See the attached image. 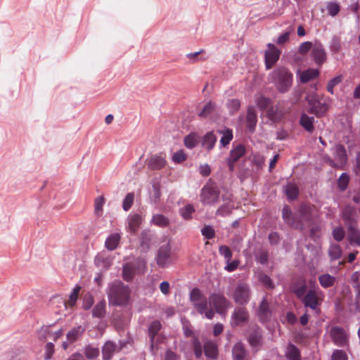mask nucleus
<instances>
[{
    "label": "nucleus",
    "mask_w": 360,
    "mask_h": 360,
    "mask_svg": "<svg viewBox=\"0 0 360 360\" xmlns=\"http://www.w3.org/2000/svg\"><path fill=\"white\" fill-rule=\"evenodd\" d=\"M131 290L120 281H115L109 285L108 297L109 304L115 306H125L130 299Z\"/></svg>",
    "instance_id": "f257e3e1"
},
{
    "label": "nucleus",
    "mask_w": 360,
    "mask_h": 360,
    "mask_svg": "<svg viewBox=\"0 0 360 360\" xmlns=\"http://www.w3.org/2000/svg\"><path fill=\"white\" fill-rule=\"evenodd\" d=\"M272 82L280 93L288 91L292 84V74L285 68L280 67L271 73Z\"/></svg>",
    "instance_id": "f03ea898"
},
{
    "label": "nucleus",
    "mask_w": 360,
    "mask_h": 360,
    "mask_svg": "<svg viewBox=\"0 0 360 360\" xmlns=\"http://www.w3.org/2000/svg\"><path fill=\"white\" fill-rule=\"evenodd\" d=\"M322 292L317 289L309 290L301 300L305 307H309L314 310L316 314L320 312L319 307L321 304L322 299L321 295Z\"/></svg>",
    "instance_id": "7ed1b4c3"
},
{
    "label": "nucleus",
    "mask_w": 360,
    "mask_h": 360,
    "mask_svg": "<svg viewBox=\"0 0 360 360\" xmlns=\"http://www.w3.org/2000/svg\"><path fill=\"white\" fill-rule=\"evenodd\" d=\"M219 191L213 184H207L201 189L200 202L204 205H213L219 201Z\"/></svg>",
    "instance_id": "20e7f679"
},
{
    "label": "nucleus",
    "mask_w": 360,
    "mask_h": 360,
    "mask_svg": "<svg viewBox=\"0 0 360 360\" xmlns=\"http://www.w3.org/2000/svg\"><path fill=\"white\" fill-rule=\"evenodd\" d=\"M306 99L309 107L308 110L309 112L314 114L317 117H320L323 116L328 111V105L326 103H321L316 94L307 96Z\"/></svg>",
    "instance_id": "39448f33"
},
{
    "label": "nucleus",
    "mask_w": 360,
    "mask_h": 360,
    "mask_svg": "<svg viewBox=\"0 0 360 360\" xmlns=\"http://www.w3.org/2000/svg\"><path fill=\"white\" fill-rule=\"evenodd\" d=\"M190 301L198 313L203 314L207 309V299L205 295L197 288L190 292Z\"/></svg>",
    "instance_id": "423d86ee"
},
{
    "label": "nucleus",
    "mask_w": 360,
    "mask_h": 360,
    "mask_svg": "<svg viewBox=\"0 0 360 360\" xmlns=\"http://www.w3.org/2000/svg\"><path fill=\"white\" fill-rule=\"evenodd\" d=\"M233 298L237 304H246L250 298V290L248 285L244 283H238L233 292Z\"/></svg>",
    "instance_id": "0eeeda50"
},
{
    "label": "nucleus",
    "mask_w": 360,
    "mask_h": 360,
    "mask_svg": "<svg viewBox=\"0 0 360 360\" xmlns=\"http://www.w3.org/2000/svg\"><path fill=\"white\" fill-rule=\"evenodd\" d=\"M209 299L217 313L226 315L229 302L222 294L212 293Z\"/></svg>",
    "instance_id": "6e6552de"
},
{
    "label": "nucleus",
    "mask_w": 360,
    "mask_h": 360,
    "mask_svg": "<svg viewBox=\"0 0 360 360\" xmlns=\"http://www.w3.org/2000/svg\"><path fill=\"white\" fill-rule=\"evenodd\" d=\"M295 37V27L293 25H290L278 33V36L274 38L273 42H268L265 45H275L274 43L276 45H280L288 42Z\"/></svg>",
    "instance_id": "1a4fd4ad"
},
{
    "label": "nucleus",
    "mask_w": 360,
    "mask_h": 360,
    "mask_svg": "<svg viewBox=\"0 0 360 360\" xmlns=\"http://www.w3.org/2000/svg\"><path fill=\"white\" fill-rule=\"evenodd\" d=\"M249 313L244 307H236L231 315V324L236 326L248 321Z\"/></svg>",
    "instance_id": "9d476101"
},
{
    "label": "nucleus",
    "mask_w": 360,
    "mask_h": 360,
    "mask_svg": "<svg viewBox=\"0 0 360 360\" xmlns=\"http://www.w3.org/2000/svg\"><path fill=\"white\" fill-rule=\"evenodd\" d=\"M245 153V148L242 144L235 146L230 152V155L227 159V165L229 170L233 172L235 168V163Z\"/></svg>",
    "instance_id": "9b49d317"
},
{
    "label": "nucleus",
    "mask_w": 360,
    "mask_h": 360,
    "mask_svg": "<svg viewBox=\"0 0 360 360\" xmlns=\"http://www.w3.org/2000/svg\"><path fill=\"white\" fill-rule=\"evenodd\" d=\"M281 51L276 46H268L264 53L265 65L267 70L271 69L279 59Z\"/></svg>",
    "instance_id": "f8f14e48"
},
{
    "label": "nucleus",
    "mask_w": 360,
    "mask_h": 360,
    "mask_svg": "<svg viewBox=\"0 0 360 360\" xmlns=\"http://www.w3.org/2000/svg\"><path fill=\"white\" fill-rule=\"evenodd\" d=\"M316 207L314 205H302L300 206L299 209L298 216L300 219L298 221L300 222V228H302V223L304 222H309L312 220L314 217V211Z\"/></svg>",
    "instance_id": "ddd939ff"
},
{
    "label": "nucleus",
    "mask_w": 360,
    "mask_h": 360,
    "mask_svg": "<svg viewBox=\"0 0 360 360\" xmlns=\"http://www.w3.org/2000/svg\"><path fill=\"white\" fill-rule=\"evenodd\" d=\"M330 334L336 345L343 347L347 344V335L343 328L336 326L333 327Z\"/></svg>",
    "instance_id": "4468645a"
},
{
    "label": "nucleus",
    "mask_w": 360,
    "mask_h": 360,
    "mask_svg": "<svg viewBox=\"0 0 360 360\" xmlns=\"http://www.w3.org/2000/svg\"><path fill=\"white\" fill-rule=\"evenodd\" d=\"M335 158L338 163H335L333 160L329 161L330 165L333 167H342L346 162L347 156L345 147L342 145H337L335 146Z\"/></svg>",
    "instance_id": "2eb2a0df"
},
{
    "label": "nucleus",
    "mask_w": 360,
    "mask_h": 360,
    "mask_svg": "<svg viewBox=\"0 0 360 360\" xmlns=\"http://www.w3.org/2000/svg\"><path fill=\"white\" fill-rule=\"evenodd\" d=\"M282 216L283 220L291 227L300 229V222L298 221L297 217L292 214L290 208L285 205L282 210Z\"/></svg>",
    "instance_id": "dca6fc26"
},
{
    "label": "nucleus",
    "mask_w": 360,
    "mask_h": 360,
    "mask_svg": "<svg viewBox=\"0 0 360 360\" xmlns=\"http://www.w3.org/2000/svg\"><path fill=\"white\" fill-rule=\"evenodd\" d=\"M167 164L165 156L160 155H154L150 158L148 162V167L153 170H158L165 167Z\"/></svg>",
    "instance_id": "f3484780"
},
{
    "label": "nucleus",
    "mask_w": 360,
    "mask_h": 360,
    "mask_svg": "<svg viewBox=\"0 0 360 360\" xmlns=\"http://www.w3.org/2000/svg\"><path fill=\"white\" fill-rule=\"evenodd\" d=\"M170 257V248L168 245L160 247L157 255V263L160 266L165 267L168 264Z\"/></svg>",
    "instance_id": "a211bd4d"
},
{
    "label": "nucleus",
    "mask_w": 360,
    "mask_h": 360,
    "mask_svg": "<svg viewBox=\"0 0 360 360\" xmlns=\"http://www.w3.org/2000/svg\"><path fill=\"white\" fill-rule=\"evenodd\" d=\"M356 209L354 207L347 205L342 210V217L346 225L353 224L356 223L354 215Z\"/></svg>",
    "instance_id": "6ab92c4d"
},
{
    "label": "nucleus",
    "mask_w": 360,
    "mask_h": 360,
    "mask_svg": "<svg viewBox=\"0 0 360 360\" xmlns=\"http://www.w3.org/2000/svg\"><path fill=\"white\" fill-rule=\"evenodd\" d=\"M257 315L261 321L265 322L269 320L271 316V311L269 309V304L266 298H264L260 303Z\"/></svg>",
    "instance_id": "aec40b11"
},
{
    "label": "nucleus",
    "mask_w": 360,
    "mask_h": 360,
    "mask_svg": "<svg viewBox=\"0 0 360 360\" xmlns=\"http://www.w3.org/2000/svg\"><path fill=\"white\" fill-rule=\"evenodd\" d=\"M297 75L300 77V80L302 83H307L319 75V70L318 69H307L303 71H298Z\"/></svg>",
    "instance_id": "412c9836"
},
{
    "label": "nucleus",
    "mask_w": 360,
    "mask_h": 360,
    "mask_svg": "<svg viewBox=\"0 0 360 360\" xmlns=\"http://www.w3.org/2000/svg\"><path fill=\"white\" fill-rule=\"evenodd\" d=\"M311 56L314 62L321 65L326 59V53L322 46H312Z\"/></svg>",
    "instance_id": "4be33fe9"
},
{
    "label": "nucleus",
    "mask_w": 360,
    "mask_h": 360,
    "mask_svg": "<svg viewBox=\"0 0 360 360\" xmlns=\"http://www.w3.org/2000/svg\"><path fill=\"white\" fill-rule=\"evenodd\" d=\"M246 122L248 129L254 131L257 122V115L254 106L248 107Z\"/></svg>",
    "instance_id": "5701e85b"
},
{
    "label": "nucleus",
    "mask_w": 360,
    "mask_h": 360,
    "mask_svg": "<svg viewBox=\"0 0 360 360\" xmlns=\"http://www.w3.org/2000/svg\"><path fill=\"white\" fill-rule=\"evenodd\" d=\"M128 228L131 233H135L139 229L141 222L142 217L139 214H130L128 217Z\"/></svg>",
    "instance_id": "b1692460"
},
{
    "label": "nucleus",
    "mask_w": 360,
    "mask_h": 360,
    "mask_svg": "<svg viewBox=\"0 0 360 360\" xmlns=\"http://www.w3.org/2000/svg\"><path fill=\"white\" fill-rule=\"evenodd\" d=\"M348 226V240L351 244L360 245V231L356 228L355 224Z\"/></svg>",
    "instance_id": "393cba45"
},
{
    "label": "nucleus",
    "mask_w": 360,
    "mask_h": 360,
    "mask_svg": "<svg viewBox=\"0 0 360 360\" xmlns=\"http://www.w3.org/2000/svg\"><path fill=\"white\" fill-rule=\"evenodd\" d=\"M314 118L309 117L306 113H302L300 120V124L309 133H312L314 131Z\"/></svg>",
    "instance_id": "a878e982"
},
{
    "label": "nucleus",
    "mask_w": 360,
    "mask_h": 360,
    "mask_svg": "<svg viewBox=\"0 0 360 360\" xmlns=\"http://www.w3.org/2000/svg\"><path fill=\"white\" fill-rule=\"evenodd\" d=\"M217 112V108L214 103L210 101L205 104L202 110L198 113L200 118H212Z\"/></svg>",
    "instance_id": "bb28decb"
},
{
    "label": "nucleus",
    "mask_w": 360,
    "mask_h": 360,
    "mask_svg": "<svg viewBox=\"0 0 360 360\" xmlns=\"http://www.w3.org/2000/svg\"><path fill=\"white\" fill-rule=\"evenodd\" d=\"M204 352L207 357L215 359L218 356V349L216 344L212 341H207L204 345Z\"/></svg>",
    "instance_id": "cd10ccee"
},
{
    "label": "nucleus",
    "mask_w": 360,
    "mask_h": 360,
    "mask_svg": "<svg viewBox=\"0 0 360 360\" xmlns=\"http://www.w3.org/2000/svg\"><path fill=\"white\" fill-rule=\"evenodd\" d=\"M326 8L328 15L332 18L336 17L341 8V4L338 1H330L326 2Z\"/></svg>",
    "instance_id": "c85d7f7f"
},
{
    "label": "nucleus",
    "mask_w": 360,
    "mask_h": 360,
    "mask_svg": "<svg viewBox=\"0 0 360 360\" xmlns=\"http://www.w3.org/2000/svg\"><path fill=\"white\" fill-rule=\"evenodd\" d=\"M120 240V235L118 233H115L110 235L105 242V246L108 250H114L117 248Z\"/></svg>",
    "instance_id": "c756f323"
},
{
    "label": "nucleus",
    "mask_w": 360,
    "mask_h": 360,
    "mask_svg": "<svg viewBox=\"0 0 360 360\" xmlns=\"http://www.w3.org/2000/svg\"><path fill=\"white\" fill-rule=\"evenodd\" d=\"M161 328H162V324H161L160 321H154L149 326L148 335H149L150 339L152 349H153V347H154V340H155V335L160 330Z\"/></svg>",
    "instance_id": "7c9ffc66"
},
{
    "label": "nucleus",
    "mask_w": 360,
    "mask_h": 360,
    "mask_svg": "<svg viewBox=\"0 0 360 360\" xmlns=\"http://www.w3.org/2000/svg\"><path fill=\"white\" fill-rule=\"evenodd\" d=\"M117 348L116 345L111 341L105 343L102 349L103 358L104 360H110Z\"/></svg>",
    "instance_id": "2f4dec72"
},
{
    "label": "nucleus",
    "mask_w": 360,
    "mask_h": 360,
    "mask_svg": "<svg viewBox=\"0 0 360 360\" xmlns=\"http://www.w3.org/2000/svg\"><path fill=\"white\" fill-rule=\"evenodd\" d=\"M285 356L288 360H301V354L299 349L292 344L288 345Z\"/></svg>",
    "instance_id": "473e14b6"
},
{
    "label": "nucleus",
    "mask_w": 360,
    "mask_h": 360,
    "mask_svg": "<svg viewBox=\"0 0 360 360\" xmlns=\"http://www.w3.org/2000/svg\"><path fill=\"white\" fill-rule=\"evenodd\" d=\"M233 360H244L246 356V351L241 342H237L232 350Z\"/></svg>",
    "instance_id": "72a5a7b5"
},
{
    "label": "nucleus",
    "mask_w": 360,
    "mask_h": 360,
    "mask_svg": "<svg viewBox=\"0 0 360 360\" xmlns=\"http://www.w3.org/2000/svg\"><path fill=\"white\" fill-rule=\"evenodd\" d=\"M84 332V328L81 326L72 328L67 333V339L70 343L75 342Z\"/></svg>",
    "instance_id": "f704fd0d"
},
{
    "label": "nucleus",
    "mask_w": 360,
    "mask_h": 360,
    "mask_svg": "<svg viewBox=\"0 0 360 360\" xmlns=\"http://www.w3.org/2000/svg\"><path fill=\"white\" fill-rule=\"evenodd\" d=\"M319 281L323 288H328L335 284V278L328 274H324L319 276Z\"/></svg>",
    "instance_id": "c9c22d12"
},
{
    "label": "nucleus",
    "mask_w": 360,
    "mask_h": 360,
    "mask_svg": "<svg viewBox=\"0 0 360 360\" xmlns=\"http://www.w3.org/2000/svg\"><path fill=\"white\" fill-rule=\"evenodd\" d=\"M216 141V136L212 132H208L203 137L202 146L207 150H210L214 148Z\"/></svg>",
    "instance_id": "e433bc0d"
},
{
    "label": "nucleus",
    "mask_w": 360,
    "mask_h": 360,
    "mask_svg": "<svg viewBox=\"0 0 360 360\" xmlns=\"http://www.w3.org/2000/svg\"><path fill=\"white\" fill-rule=\"evenodd\" d=\"M285 193L290 200H295L299 195V188L295 184L288 183L285 187Z\"/></svg>",
    "instance_id": "4c0bfd02"
},
{
    "label": "nucleus",
    "mask_w": 360,
    "mask_h": 360,
    "mask_svg": "<svg viewBox=\"0 0 360 360\" xmlns=\"http://www.w3.org/2000/svg\"><path fill=\"white\" fill-rule=\"evenodd\" d=\"M257 107L262 111H265L272 106V101L269 98L259 96L256 98Z\"/></svg>",
    "instance_id": "58836bf2"
},
{
    "label": "nucleus",
    "mask_w": 360,
    "mask_h": 360,
    "mask_svg": "<svg viewBox=\"0 0 360 360\" xmlns=\"http://www.w3.org/2000/svg\"><path fill=\"white\" fill-rule=\"evenodd\" d=\"M135 273V266L132 263H127L123 266L122 276L126 281L132 280Z\"/></svg>",
    "instance_id": "ea45409f"
},
{
    "label": "nucleus",
    "mask_w": 360,
    "mask_h": 360,
    "mask_svg": "<svg viewBox=\"0 0 360 360\" xmlns=\"http://www.w3.org/2000/svg\"><path fill=\"white\" fill-rule=\"evenodd\" d=\"M105 312V302L101 300L98 302L92 310V314L94 317L103 318Z\"/></svg>",
    "instance_id": "a19ab883"
},
{
    "label": "nucleus",
    "mask_w": 360,
    "mask_h": 360,
    "mask_svg": "<svg viewBox=\"0 0 360 360\" xmlns=\"http://www.w3.org/2000/svg\"><path fill=\"white\" fill-rule=\"evenodd\" d=\"M328 255L331 260H336L342 256V249L338 244H333L328 250Z\"/></svg>",
    "instance_id": "79ce46f5"
},
{
    "label": "nucleus",
    "mask_w": 360,
    "mask_h": 360,
    "mask_svg": "<svg viewBox=\"0 0 360 360\" xmlns=\"http://www.w3.org/2000/svg\"><path fill=\"white\" fill-rule=\"evenodd\" d=\"M186 57L191 62H196L200 60H205L207 58V56L204 50L200 49L193 53L186 54Z\"/></svg>",
    "instance_id": "37998d69"
},
{
    "label": "nucleus",
    "mask_w": 360,
    "mask_h": 360,
    "mask_svg": "<svg viewBox=\"0 0 360 360\" xmlns=\"http://www.w3.org/2000/svg\"><path fill=\"white\" fill-rule=\"evenodd\" d=\"M81 290V287L79 285H76L73 290L72 291L69 300L65 302V306H69L72 307L75 305L77 300L78 299L79 293Z\"/></svg>",
    "instance_id": "c03bdc74"
},
{
    "label": "nucleus",
    "mask_w": 360,
    "mask_h": 360,
    "mask_svg": "<svg viewBox=\"0 0 360 360\" xmlns=\"http://www.w3.org/2000/svg\"><path fill=\"white\" fill-rule=\"evenodd\" d=\"M262 333L259 328L250 335L249 343L252 347H257L260 344Z\"/></svg>",
    "instance_id": "a18cd8bd"
},
{
    "label": "nucleus",
    "mask_w": 360,
    "mask_h": 360,
    "mask_svg": "<svg viewBox=\"0 0 360 360\" xmlns=\"http://www.w3.org/2000/svg\"><path fill=\"white\" fill-rule=\"evenodd\" d=\"M194 212V207L191 204H188L180 210V214L184 219L188 220L191 219Z\"/></svg>",
    "instance_id": "49530a36"
},
{
    "label": "nucleus",
    "mask_w": 360,
    "mask_h": 360,
    "mask_svg": "<svg viewBox=\"0 0 360 360\" xmlns=\"http://www.w3.org/2000/svg\"><path fill=\"white\" fill-rule=\"evenodd\" d=\"M152 221L160 227H166L169 224V219L162 214L154 215Z\"/></svg>",
    "instance_id": "de8ad7c7"
},
{
    "label": "nucleus",
    "mask_w": 360,
    "mask_h": 360,
    "mask_svg": "<svg viewBox=\"0 0 360 360\" xmlns=\"http://www.w3.org/2000/svg\"><path fill=\"white\" fill-rule=\"evenodd\" d=\"M359 0H357L356 1H354V2H352L347 7V10H349L354 14V16L356 18V22L357 23H359L360 21V13L359 12Z\"/></svg>",
    "instance_id": "09e8293b"
},
{
    "label": "nucleus",
    "mask_w": 360,
    "mask_h": 360,
    "mask_svg": "<svg viewBox=\"0 0 360 360\" xmlns=\"http://www.w3.org/2000/svg\"><path fill=\"white\" fill-rule=\"evenodd\" d=\"M105 203L103 196H98L94 200L95 213L98 216H101L103 212V206Z\"/></svg>",
    "instance_id": "8fccbe9b"
},
{
    "label": "nucleus",
    "mask_w": 360,
    "mask_h": 360,
    "mask_svg": "<svg viewBox=\"0 0 360 360\" xmlns=\"http://www.w3.org/2000/svg\"><path fill=\"white\" fill-rule=\"evenodd\" d=\"M349 177L346 173H342L338 180V185L341 191H345L349 184Z\"/></svg>",
    "instance_id": "3c124183"
},
{
    "label": "nucleus",
    "mask_w": 360,
    "mask_h": 360,
    "mask_svg": "<svg viewBox=\"0 0 360 360\" xmlns=\"http://www.w3.org/2000/svg\"><path fill=\"white\" fill-rule=\"evenodd\" d=\"M134 200V193H127L123 200V203H122L123 210L125 211H128L132 206Z\"/></svg>",
    "instance_id": "603ef678"
},
{
    "label": "nucleus",
    "mask_w": 360,
    "mask_h": 360,
    "mask_svg": "<svg viewBox=\"0 0 360 360\" xmlns=\"http://www.w3.org/2000/svg\"><path fill=\"white\" fill-rule=\"evenodd\" d=\"M233 139V134L232 131L230 129H226L224 133L223 136H221L220 139V144L222 146H226L228 144H229L230 141Z\"/></svg>",
    "instance_id": "864d4df0"
},
{
    "label": "nucleus",
    "mask_w": 360,
    "mask_h": 360,
    "mask_svg": "<svg viewBox=\"0 0 360 360\" xmlns=\"http://www.w3.org/2000/svg\"><path fill=\"white\" fill-rule=\"evenodd\" d=\"M85 355L88 359H95L99 355V349L96 347L88 346L85 348Z\"/></svg>",
    "instance_id": "5fc2aeb1"
},
{
    "label": "nucleus",
    "mask_w": 360,
    "mask_h": 360,
    "mask_svg": "<svg viewBox=\"0 0 360 360\" xmlns=\"http://www.w3.org/2000/svg\"><path fill=\"white\" fill-rule=\"evenodd\" d=\"M197 143L196 136L194 134H191L186 136L184 139V145L188 148H193Z\"/></svg>",
    "instance_id": "6e6d98bb"
},
{
    "label": "nucleus",
    "mask_w": 360,
    "mask_h": 360,
    "mask_svg": "<svg viewBox=\"0 0 360 360\" xmlns=\"http://www.w3.org/2000/svg\"><path fill=\"white\" fill-rule=\"evenodd\" d=\"M193 351L196 358L199 359L202 355V345L200 340L195 338L193 341Z\"/></svg>",
    "instance_id": "4d7b16f0"
},
{
    "label": "nucleus",
    "mask_w": 360,
    "mask_h": 360,
    "mask_svg": "<svg viewBox=\"0 0 360 360\" xmlns=\"http://www.w3.org/2000/svg\"><path fill=\"white\" fill-rule=\"evenodd\" d=\"M342 82V76L339 75L334 78H333L331 80H330L327 85V90L330 94H333V89L335 86L338 85Z\"/></svg>",
    "instance_id": "13d9d810"
},
{
    "label": "nucleus",
    "mask_w": 360,
    "mask_h": 360,
    "mask_svg": "<svg viewBox=\"0 0 360 360\" xmlns=\"http://www.w3.org/2000/svg\"><path fill=\"white\" fill-rule=\"evenodd\" d=\"M307 291V285L304 283H302L300 285H297L294 289V292L296 296L302 300L303 297L306 295Z\"/></svg>",
    "instance_id": "bf43d9fd"
},
{
    "label": "nucleus",
    "mask_w": 360,
    "mask_h": 360,
    "mask_svg": "<svg viewBox=\"0 0 360 360\" xmlns=\"http://www.w3.org/2000/svg\"><path fill=\"white\" fill-rule=\"evenodd\" d=\"M219 252L220 255H223L225 259H226L229 262L232 258V252L230 248L226 245H221L219 248Z\"/></svg>",
    "instance_id": "052dcab7"
},
{
    "label": "nucleus",
    "mask_w": 360,
    "mask_h": 360,
    "mask_svg": "<svg viewBox=\"0 0 360 360\" xmlns=\"http://www.w3.org/2000/svg\"><path fill=\"white\" fill-rule=\"evenodd\" d=\"M259 280L266 288L272 289L274 288V285L269 276L266 274H262L259 276Z\"/></svg>",
    "instance_id": "680f3d73"
},
{
    "label": "nucleus",
    "mask_w": 360,
    "mask_h": 360,
    "mask_svg": "<svg viewBox=\"0 0 360 360\" xmlns=\"http://www.w3.org/2000/svg\"><path fill=\"white\" fill-rule=\"evenodd\" d=\"M202 235L204 236L207 239H212L215 236V231L210 226H205L202 228Z\"/></svg>",
    "instance_id": "e2e57ef3"
},
{
    "label": "nucleus",
    "mask_w": 360,
    "mask_h": 360,
    "mask_svg": "<svg viewBox=\"0 0 360 360\" xmlns=\"http://www.w3.org/2000/svg\"><path fill=\"white\" fill-rule=\"evenodd\" d=\"M345 235V231L342 227H337L333 231V236L336 241L342 240Z\"/></svg>",
    "instance_id": "0e129e2a"
},
{
    "label": "nucleus",
    "mask_w": 360,
    "mask_h": 360,
    "mask_svg": "<svg viewBox=\"0 0 360 360\" xmlns=\"http://www.w3.org/2000/svg\"><path fill=\"white\" fill-rule=\"evenodd\" d=\"M186 155L184 153V152L183 150H179V151L174 153V154L172 156V160L175 163H181V162H184V160H186Z\"/></svg>",
    "instance_id": "69168bd1"
},
{
    "label": "nucleus",
    "mask_w": 360,
    "mask_h": 360,
    "mask_svg": "<svg viewBox=\"0 0 360 360\" xmlns=\"http://www.w3.org/2000/svg\"><path fill=\"white\" fill-rule=\"evenodd\" d=\"M332 360H347V356L344 351L335 350L333 353Z\"/></svg>",
    "instance_id": "338daca9"
},
{
    "label": "nucleus",
    "mask_w": 360,
    "mask_h": 360,
    "mask_svg": "<svg viewBox=\"0 0 360 360\" xmlns=\"http://www.w3.org/2000/svg\"><path fill=\"white\" fill-rule=\"evenodd\" d=\"M269 259V255L266 251H261L256 256V259L258 262L262 264L267 263Z\"/></svg>",
    "instance_id": "774afa93"
}]
</instances>
